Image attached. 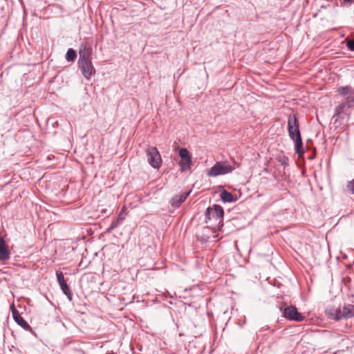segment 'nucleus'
Listing matches in <instances>:
<instances>
[{"instance_id":"f257e3e1","label":"nucleus","mask_w":354,"mask_h":354,"mask_svg":"<svg viewBox=\"0 0 354 354\" xmlns=\"http://www.w3.org/2000/svg\"><path fill=\"white\" fill-rule=\"evenodd\" d=\"M92 48L86 44L82 43L79 50L78 67L81 70L82 75L90 80L95 73V69L92 63Z\"/></svg>"},{"instance_id":"f03ea898","label":"nucleus","mask_w":354,"mask_h":354,"mask_svg":"<svg viewBox=\"0 0 354 354\" xmlns=\"http://www.w3.org/2000/svg\"><path fill=\"white\" fill-rule=\"evenodd\" d=\"M288 131L290 138L295 142V149L299 156L304 154L303 143L299 121L295 114H290L288 118Z\"/></svg>"},{"instance_id":"7ed1b4c3","label":"nucleus","mask_w":354,"mask_h":354,"mask_svg":"<svg viewBox=\"0 0 354 354\" xmlns=\"http://www.w3.org/2000/svg\"><path fill=\"white\" fill-rule=\"evenodd\" d=\"M327 316L335 320L347 319L354 317V305L344 304L343 306L328 307L326 309Z\"/></svg>"},{"instance_id":"20e7f679","label":"nucleus","mask_w":354,"mask_h":354,"mask_svg":"<svg viewBox=\"0 0 354 354\" xmlns=\"http://www.w3.org/2000/svg\"><path fill=\"white\" fill-rule=\"evenodd\" d=\"M223 209L221 206L214 205L212 207H209L205 212V223L211 222L214 220L218 223L217 227L223 226Z\"/></svg>"},{"instance_id":"39448f33","label":"nucleus","mask_w":354,"mask_h":354,"mask_svg":"<svg viewBox=\"0 0 354 354\" xmlns=\"http://www.w3.org/2000/svg\"><path fill=\"white\" fill-rule=\"evenodd\" d=\"M234 167L226 162L220 161L214 165L207 171V175L211 177H216L220 175H224L231 173Z\"/></svg>"},{"instance_id":"423d86ee","label":"nucleus","mask_w":354,"mask_h":354,"mask_svg":"<svg viewBox=\"0 0 354 354\" xmlns=\"http://www.w3.org/2000/svg\"><path fill=\"white\" fill-rule=\"evenodd\" d=\"M147 161L154 169H159L161 166L162 158L156 147H150L147 150Z\"/></svg>"},{"instance_id":"0eeeda50","label":"nucleus","mask_w":354,"mask_h":354,"mask_svg":"<svg viewBox=\"0 0 354 354\" xmlns=\"http://www.w3.org/2000/svg\"><path fill=\"white\" fill-rule=\"evenodd\" d=\"M283 317L290 321L302 322L305 319V316L298 312L297 308L294 306H289L282 310Z\"/></svg>"},{"instance_id":"6e6552de","label":"nucleus","mask_w":354,"mask_h":354,"mask_svg":"<svg viewBox=\"0 0 354 354\" xmlns=\"http://www.w3.org/2000/svg\"><path fill=\"white\" fill-rule=\"evenodd\" d=\"M179 156L181 158L180 161L179 162L180 170L184 171L190 169L192 165V157L189 151L186 148H181L179 150Z\"/></svg>"},{"instance_id":"1a4fd4ad","label":"nucleus","mask_w":354,"mask_h":354,"mask_svg":"<svg viewBox=\"0 0 354 354\" xmlns=\"http://www.w3.org/2000/svg\"><path fill=\"white\" fill-rule=\"evenodd\" d=\"M190 192L181 193L174 196L171 200V205L172 207L177 208L187 199Z\"/></svg>"},{"instance_id":"9d476101","label":"nucleus","mask_w":354,"mask_h":354,"mask_svg":"<svg viewBox=\"0 0 354 354\" xmlns=\"http://www.w3.org/2000/svg\"><path fill=\"white\" fill-rule=\"evenodd\" d=\"M349 99L350 97H348L346 101L341 103L336 107L335 114L348 113L349 108L351 106Z\"/></svg>"},{"instance_id":"9b49d317","label":"nucleus","mask_w":354,"mask_h":354,"mask_svg":"<svg viewBox=\"0 0 354 354\" xmlns=\"http://www.w3.org/2000/svg\"><path fill=\"white\" fill-rule=\"evenodd\" d=\"M220 197L224 203L234 202L236 199L232 193L227 192L225 189H223L221 192Z\"/></svg>"},{"instance_id":"f8f14e48","label":"nucleus","mask_w":354,"mask_h":354,"mask_svg":"<svg viewBox=\"0 0 354 354\" xmlns=\"http://www.w3.org/2000/svg\"><path fill=\"white\" fill-rule=\"evenodd\" d=\"M60 288L62 290L63 293L68 297L69 301L72 300V292L66 283L64 282L63 283L59 284Z\"/></svg>"},{"instance_id":"ddd939ff","label":"nucleus","mask_w":354,"mask_h":354,"mask_svg":"<svg viewBox=\"0 0 354 354\" xmlns=\"http://www.w3.org/2000/svg\"><path fill=\"white\" fill-rule=\"evenodd\" d=\"M10 258V252L8 245L0 248V261H6Z\"/></svg>"},{"instance_id":"4468645a","label":"nucleus","mask_w":354,"mask_h":354,"mask_svg":"<svg viewBox=\"0 0 354 354\" xmlns=\"http://www.w3.org/2000/svg\"><path fill=\"white\" fill-rule=\"evenodd\" d=\"M348 113L335 114V115H334V117L335 118V124H337V125L342 124L344 123V121L348 117Z\"/></svg>"},{"instance_id":"2eb2a0df","label":"nucleus","mask_w":354,"mask_h":354,"mask_svg":"<svg viewBox=\"0 0 354 354\" xmlns=\"http://www.w3.org/2000/svg\"><path fill=\"white\" fill-rule=\"evenodd\" d=\"M76 57V51L73 48H68L65 56L66 59L68 62H74Z\"/></svg>"},{"instance_id":"dca6fc26","label":"nucleus","mask_w":354,"mask_h":354,"mask_svg":"<svg viewBox=\"0 0 354 354\" xmlns=\"http://www.w3.org/2000/svg\"><path fill=\"white\" fill-rule=\"evenodd\" d=\"M15 321L21 326L24 330H28L30 328L29 324L24 320V319L20 315L15 319Z\"/></svg>"},{"instance_id":"f3484780","label":"nucleus","mask_w":354,"mask_h":354,"mask_svg":"<svg viewBox=\"0 0 354 354\" xmlns=\"http://www.w3.org/2000/svg\"><path fill=\"white\" fill-rule=\"evenodd\" d=\"M345 192L350 194H354V178L347 182Z\"/></svg>"},{"instance_id":"a211bd4d","label":"nucleus","mask_w":354,"mask_h":354,"mask_svg":"<svg viewBox=\"0 0 354 354\" xmlns=\"http://www.w3.org/2000/svg\"><path fill=\"white\" fill-rule=\"evenodd\" d=\"M338 92L343 96L348 95L351 93V88L349 86L340 87L338 88Z\"/></svg>"},{"instance_id":"6ab92c4d","label":"nucleus","mask_w":354,"mask_h":354,"mask_svg":"<svg viewBox=\"0 0 354 354\" xmlns=\"http://www.w3.org/2000/svg\"><path fill=\"white\" fill-rule=\"evenodd\" d=\"M56 277H57V281L59 284L63 283L66 282L64 277V274L62 271L57 270L56 271Z\"/></svg>"},{"instance_id":"aec40b11","label":"nucleus","mask_w":354,"mask_h":354,"mask_svg":"<svg viewBox=\"0 0 354 354\" xmlns=\"http://www.w3.org/2000/svg\"><path fill=\"white\" fill-rule=\"evenodd\" d=\"M118 225V221H114L111 225L106 229V232H111Z\"/></svg>"},{"instance_id":"412c9836","label":"nucleus","mask_w":354,"mask_h":354,"mask_svg":"<svg viewBox=\"0 0 354 354\" xmlns=\"http://www.w3.org/2000/svg\"><path fill=\"white\" fill-rule=\"evenodd\" d=\"M346 46L349 50L354 51V40L347 39L346 40Z\"/></svg>"},{"instance_id":"4be33fe9","label":"nucleus","mask_w":354,"mask_h":354,"mask_svg":"<svg viewBox=\"0 0 354 354\" xmlns=\"http://www.w3.org/2000/svg\"><path fill=\"white\" fill-rule=\"evenodd\" d=\"M11 309H12V316H13L14 319L17 318L18 316H20V314L19 313V311L15 308L14 305H12L11 306Z\"/></svg>"},{"instance_id":"5701e85b","label":"nucleus","mask_w":354,"mask_h":354,"mask_svg":"<svg viewBox=\"0 0 354 354\" xmlns=\"http://www.w3.org/2000/svg\"><path fill=\"white\" fill-rule=\"evenodd\" d=\"M7 245L3 237L0 236V248Z\"/></svg>"},{"instance_id":"b1692460","label":"nucleus","mask_w":354,"mask_h":354,"mask_svg":"<svg viewBox=\"0 0 354 354\" xmlns=\"http://www.w3.org/2000/svg\"><path fill=\"white\" fill-rule=\"evenodd\" d=\"M281 164L284 166L287 165L288 164V158L287 157H283Z\"/></svg>"},{"instance_id":"393cba45","label":"nucleus","mask_w":354,"mask_h":354,"mask_svg":"<svg viewBox=\"0 0 354 354\" xmlns=\"http://www.w3.org/2000/svg\"><path fill=\"white\" fill-rule=\"evenodd\" d=\"M124 219V217L122 215V213H120V214L118 216V218L115 221H118V223L120 221H122Z\"/></svg>"},{"instance_id":"a878e982","label":"nucleus","mask_w":354,"mask_h":354,"mask_svg":"<svg viewBox=\"0 0 354 354\" xmlns=\"http://www.w3.org/2000/svg\"><path fill=\"white\" fill-rule=\"evenodd\" d=\"M317 332H320V331H319V330H317ZM321 332L325 333V332H326V330H322Z\"/></svg>"},{"instance_id":"bb28decb","label":"nucleus","mask_w":354,"mask_h":354,"mask_svg":"<svg viewBox=\"0 0 354 354\" xmlns=\"http://www.w3.org/2000/svg\"><path fill=\"white\" fill-rule=\"evenodd\" d=\"M351 1V0H344V1H346V2H349V1Z\"/></svg>"},{"instance_id":"cd10ccee","label":"nucleus","mask_w":354,"mask_h":354,"mask_svg":"<svg viewBox=\"0 0 354 354\" xmlns=\"http://www.w3.org/2000/svg\"><path fill=\"white\" fill-rule=\"evenodd\" d=\"M183 335V333H179L180 336H182Z\"/></svg>"}]
</instances>
